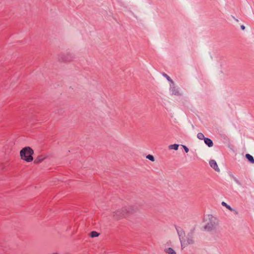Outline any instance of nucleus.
I'll use <instances>...</instances> for the list:
<instances>
[{
	"label": "nucleus",
	"instance_id": "7",
	"mask_svg": "<svg viewBox=\"0 0 254 254\" xmlns=\"http://www.w3.org/2000/svg\"><path fill=\"white\" fill-rule=\"evenodd\" d=\"M197 137H198L199 139H204V138H204V136L203 134V133H200H200H198L197 134Z\"/></svg>",
	"mask_w": 254,
	"mask_h": 254
},
{
	"label": "nucleus",
	"instance_id": "8",
	"mask_svg": "<svg viewBox=\"0 0 254 254\" xmlns=\"http://www.w3.org/2000/svg\"><path fill=\"white\" fill-rule=\"evenodd\" d=\"M147 158L148 159H149V160L153 161H154V157L152 155H148L147 156Z\"/></svg>",
	"mask_w": 254,
	"mask_h": 254
},
{
	"label": "nucleus",
	"instance_id": "9",
	"mask_svg": "<svg viewBox=\"0 0 254 254\" xmlns=\"http://www.w3.org/2000/svg\"><path fill=\"white\" fill-rule=\"evenodd\" d=\"M222 204L223 205V206H226L227 208H229V209H231V208L229 206L227 205V204L224 202H222Z\"/></svg>",
	"mask_w": 254,
	"mask_h": 254
},
{
	"label": "nucleus",
	"instance_id": "10",
	"mask_svg": "<svg viewBox=\"0 0 254 254\" xmlns=\"http://www.w3.org/2000/svg\"><path fill=\"white\" fill-rule=\"evenodd\" d=\"M173 148L175 150H177L178 149V145H177V144H174L173 145Z\"/></svg>",
	"mask_w": 254,
	"mask_h": 254
},
{
	"label": "nucleus",
	"instance_id": "5",
	"mask_svg": "<svg viewBox=\"0 0 254 254\" xmlns=\"http://www.w3.org/2000/svg\"><path fill=\"white\" fill-rule=\"evenodd\" d=\"M90 236L92 238L96 237L99 236V234L97 232L92 231L91 232Z\"/></svg>",
	"mask_w": 254,
	"mask_h": 254
},
{
	"label": "nucleus",
	"instance_id": "3",
	"mask_svg": "<svg viewBox=\"0 0 254 254\" xmlns=\"http://www.w3.org/2000/svg\"><path fill=\"white\" fill-rule=\"evenodd\" d=\"M204 140L205 144H207L209 147H211L213 146V142L210 139L208 138H205Z\"/></svg>",
	"mask_w": 254,
	"mask_h": 254
},
{
	"label": "nucleus",
	"instance_id": "4",
	"mask_svg": "<svg viewBox=\"0 0 254 254\" xmlns=\"http://www.w3.org/2000/svg\"><path fill=\"white\" fill-rule=\"evenodd\" d=\"M246 157L247 159L252 163H254V159L253 157L249 154H247Z\"/></svg>",
	"mask_w": 254,
	"mask_h": 254
},
{
	"label": "nucleus",
	"instance_id": "1",
	"mask_svg": "<svg viewBox=\"0 0 254 254\" xmlns=\"http://www.w3.org/2000/svg\"><path fill=\"white\" fill-rule=\"evenodd\" d=\"M33 154L34 151L30 147H25L20 151L21 159L27 162H31L33 160Z\"/></svg>",
	"mask_w": 254,
	"mask_h": 254
},
{
	"label": "nucleus",
	"instance_id": "2",
	"mask_svg": "<svg viewBox=\"0 0 254 254\" xmlns=\"http://www.w3.org/2000/svg\"><path fill=\"white\" fill-rule=\"evenodd\" d=\"M209 164L212 168H213L215 170L217 171H219V169L218 168V165L215 161L212 160L210 161Z\"/></svg>",
	"mask_w": 254,
	"mask_h": 254
},
{
	"label": "nucleus",
	"instance_id": "6",
	"mask_svg": "<svg viewBox=\"0 0 254 254\" xmlns=\"http://www.w3.org/2000/svg\"><path fill=\"white\" fill-rule=\"evenodd\" d=\"M167 253L169 254H176V252L172 248L168 249Z\"/></svg>",
	"mask_w": 254,
	"mask_h": 254
},
{
	"label": "nucleus",
	"instance_id": "11",
	"mask_svg": "<svg viewBox=\"0 0 254 254\" xmlns=\"http://www.w3.org/2000/svg\"><path fill=\"white\" fill-rule=\"evenodd\" d=\"M184 148H185V150L186 152H188V151H189V149L187 147H186V146H184Z\"/></svg>",
	"mask_w": 254,
	"mask_h": 254
},
{
	"label": "nucleus",
	"instance_id": "12",
	"mask_svg": "<svg viewBox=\"0 0 254 254\" xmlns=\"http://www.w3.org/2000/svg\"><path fill=\"white\" fill-rule=\"evenodd\" d=\"M241 28L243 29V30H244L245 29V26L244 25H242L241 26Z\"/></svg>",
	"mask_w": 254,
	"mask_h": 254
}]
</instances>
